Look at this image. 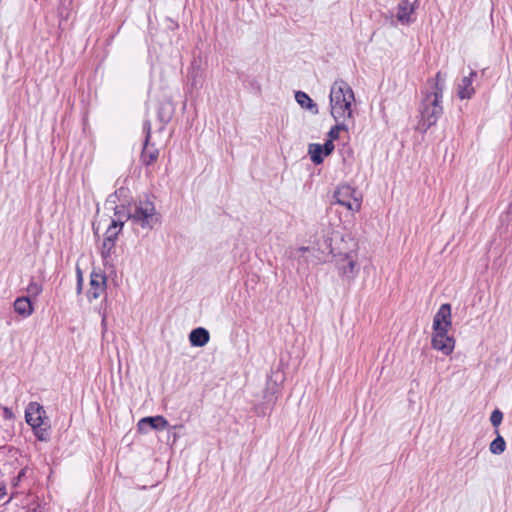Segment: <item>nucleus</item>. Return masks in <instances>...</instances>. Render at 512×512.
Returning <instances> with one entry per match:
<instances>
[{"mask_svg": "<svg viewBox=\"0 0 512 512\" xmlns=\"http://www.w3.org/2000/svg\"><path fill=\"white\" fill-rule=\"evenodd\" d=\"M14 310L23 317H28L33 312V306L28 297H19L14 302Z\"/></svg>", "mask_w": 512, "mask_h": 512, "instance_id": "15", "label": "nucleus"}, {"mask_svg": "<svg viewBox=\"0 0 512 512\" xmlns=\"http://www.w3.org/2000/svg\"><path fill=\"white\" fill-rule=\"evenodd\" d=\"M129 192V190L125 187H120L119 189H117L115 192H114V195H117V198L119 199V201L122 200V198L126 197L127 196V193Z\"/></svg>", "mask_w": 512, "mask_h": 512, "instance_id": "30", "label": "nucleus"}, {"mask_svg": "<svg viewBox=\"0 0 512 512\" xmlns=\"http://www.w3.org/2000/svg\"><path fill=\"white\" fill-rule=\"evenodd\" d=\"M3 416L5 419H12L14 417V414L10 408L4 407L3 408Z\"/></svg>", "mask_w": 512, "mask_h": 512, "instance_id": "32", "label": "nucleus"}, {"mask_svg": "<svg viewBox=\"0 0 512 512\" xmlns=\"http://www.w3.org/2000/svg\"><path fill=\"white\" fill-rule=\"evenodd\" d=\"M102 325H103V327L106 325V318L105 317H103V319H102Z\"/></svg>", "mask_w": 512, "mask_h": 512, "instance_id": "38", "label": "nucleus"}, {"mask_svg": "<svg viewBox=\"0 0 512 512\" xmlns=\"http://www.w3.org/2000/svg\"><path fill=\"white\" fill-rule=\"evenodd\" d=\"M355 262L352 258L346 255L343 264L339 266L342 275L350 277L354 274Z\"/></svg>", "mask_w": 512, "mask_h": 512, "instance_id": "22", "label": "nucleus"}, {"mask_svg": "<svg viewBox=\"0 0 512 512\" xmlns=\"http://www.w3.org/2000/svg\"><path fill=\"white\" fill-rule=\"evenodd\" d=\"M173 107L170 102L161 103L158 109V119L161 123L167 124L172 119Z\"/></svg>", "mask_w": 512, "mask_h": 512, "instance_id": "18", "label": "nucleus"}, {"mask_svg": "<svg viewBox=\"0 0 512 512\" xmlns=\"http://www.w3.org/2000/svg\"><path fill=\"white\" fill-rule=\"evenodd\" d=\"M311 251H314V249H312L311 247H307V246H302V247H299L294 253H292V257H297L298 256V253H305V252H311Z\"/></svg>", "mask_w": 512, "mask_h": 512, "instance_id": "31", "label": "nucleus"}, {"mask_svg": "<svg viewBox=\"0 0 512 512\" xmlns=\"http://www.w3.org/2000/svg\"><path fill=\"white\" fill-rule=\"evenodd\" d=\"M34 512H43L42 509L39 507V510H34Z\"/></svg>", "mask_w": 512, "mask_h": 512, "instance_id": "39", "label": "nucleus"}, {"mask_svg": "<svg viewBox=\"0 0 512 512\" xmlns=\"http://www.w3.org/2000/svg\"><path fill=\"white\" fill-rule=\"evenodd\" d=\"M143 130L145 132V141H144V146H143V149L141 152L140 159H141V162L145 166H150L157 160L159 151H158V149L154 148L153 146L149 147V145H148L150 138H151V122L149 120H146L144 122Z\"/></svg>", "mask_w": 512, "mask_h": 512, "instance_id": "6", "label": "nucleus"}, {"mask_svg": "<svg viewBox=\"0 0 512 512\" xmlns=\"http://www.w3.org/2000/svg\"><path fill=\"white\" fill-rule=\"evenodd\" d=\"M27 292L30 296L37 297L42 292V285L31 281L27 287Z\"/></svg>", "mask_w": 512, "mask_h": 512, "instance_id": "26", "label": "nucleus"}, {"mask_svg": "<svg viewBox=\"0 0 512 512\" xmlns=\"http://www.w3.org/2000/svg\"><path fill=\"white\" fill-rule=\"evenodd\" d=\"M445 80H446V76L444 74H442V72L439 71L435 76L432 92H440L441 97H443Z\"/></svg>", "mask_w": 512, "mask_h": 512, "instance_id": "24", "label": "nucleus"}, {"mask_svg": "<svg viewBox=\"0 0 512 512\" xmlns=\"http://www.w3.org/2000/svg\"><path fill=\"white\" fill-rule=\"evenodd\" d=\"M44 418L45 410L43 406L37 402H30L25 409V420L27 424L31 427L33 425L38 426L39 424H44Z\"/></svg>", "mask_w": 512, "mask_h": 512, "instance_id": "9", "label": "nucleus"}, {"mask_svg": "<svg viewBox=\"0 0 512 512\" xmlns=\"http://www.w3.org/2000/svg\"><path fill=\"white\" fill-rule=\"evenodd\" d=\"M119 199L117 198V195H114V193L110 194L106 199V206H110L111 208L117 205V202Z\"/></svg>", "mask_w": 512, "mask_h": 512, "instance_id": "29", "label": "nucleus"}, {"mask_svg": "<svg viewBox=\"0 0 512 512\" xmlns=\"http://www.w3.org/2000/svg\"><path fill=\"white\" fill-rule=\"evenodd\" d=\"M168 426V421L161 415L144 417L137 423L138 432L142 434H146L150 430L161 431Z\"/></svg>", "mask_w": 512, "mask_h": 512, "instance_id": "7", "label": "nucleus"}, {"mask_svg": "<svg viewBox=\"0 0 512 512\" xmlns=\"http://www.w3.org/2000/svg\"><path fill=\"white\" fill-rule=\"evenodd\" d=\"M495 433L496 438L490 443L489 450L494 455H500L506 449V442L497 429L495 430Z\"/></svg>", "mask_w": 512, "mask_h": 512, "instance_id": "19", "label": "nucleus"}, {"mask_svg": "<svg viewBox=\"0 0 512 512\" xmlns=\"http://www.w3.org/2000/svg\"><path fill=\"white\" fill-rule=\"evenodd\" d=\"M276 389H277V383L271 384L270 382H268L267 392L271 390V396L276 392Z\"/></svg>", "mask_w": 512, "mask_h": 512, "instance_id": "34", "label": "nucleus"}, {"mask_svg": "<svg viewBox=\"0 0 512 512\" xmlns=\"http://www.w3.org/2000/svg\"><path fill=\"white\" fill-rule=\"evenodd\" d=\"M115 215V219H112L111 222H117L120 221L122 223V227L124 226L125 222L127 220L132 221V204L129 203L128 205L122 203L121 205H115L112 207Z\"/></svg>", "mask_w": 512, "mask_h": 512, "instance_id": "14", "label": "nucleus"}, {"mask_svg": "<svg viewBox=\"0 0 512 512\" xmlns=\"http://www.w3.org/2000/svg\"><path fill=\"white\" fill-rule=\"evenodd\" d=\"M477 75L475 71H471L468 76H464L458 84L457 95L460 99H470L474 93L475 89L472 85L473 78Z\"/></svg>", "mask_w": 512, "mask_h": 512, "instance_id": "12", "label": "nucleus"}, {"mask_svg": "<svg viewBox=\"0 0 512 512\" xmlns=\"http://www.w3.org/2000/svg\"><path fill=\"white\" fill-rule=\"evenodd\" d=\"M356 191L348 186H341L334 194L336 202L342 206L347 207L349 210L358 211L361 207V202L355 196Z\"/></svg>", "mask_w": 512, "mask_h": 512, "instance_id": "5", "label": "nucleus"}, {"mask_svg": "<svg viewBox=\"0 0 512 512\" xmlns=\"http://www.w3.org/2000/svg\"><path fill=\"white\" fill-rule=\"evenodd\" d=\"M132 223L142 229L152 230L159 223L154 202L148 198L135 201L132 204Z\"/></svg>", "mask_w": 512, "mask_h": 512, "instance_id": "2", "label": "nucleus"}, {"mask_svg": "<svg viewBox=\"0 0 512 512\" xmlns=\"http://www.w3.org/2000/svg\"><path fill=\"white\" fill-rule=\"evenodd\" d=\"M449 329L433 330L431 345L432 348L442 352L444 355H450L455 346L453 337L448 336Z\"/></svg>", "mask_w": 512, "mask_h": 512, "instance_id": "4", "label": "nucleus"}, {"mask_svg": "<svg viewBox=\"0 0 512 512\" xmlns=\"http://www.w3.org/2000/svg\"><path fill=\"white\" fill-rule=\"evenodd\" d=\"M418 7V0H402L397 6V20L402 24H410L413 19L411 15Z\"/></svg>", "mask_w": 512, "mask_h": 512, "instance_id": "10", "label": "nucleus"}, {"mask_svg": "<svg viewBox=\"0 0 512 512\" xmlns=\"http://www.w3.org/2000/svg\"><path fill=\"white\" fill-rule=\"evenodd\" d=\"M115 248V242L110 241V239H104L101 249V256L104 260H106L112 253Z\"/></svg>", "mask_w": 512, "mask_h": 512, "instance_id": "25", "label": "nucleus"}, {"mask_svg": "<svg viewBox=\"0 0 512 512\" xmlns=\"http://www.w3.org/2000/svg\"><path fill=\"white\" fill-rule=\"evenodd\" d=\"M1 488L3 489V491H0V494H1V498H3L6 494V488L4 486H1Z\"/></svg>", "mask_w": 512, "mask_h": 512, "instance_id": "36", "label": "nucleus"}, {"mask_svg": "<svg viewBox=\"0 0 512 512\" xmlns=\"http://www.w3.org/2000/svg\"><path fill=\"white\" fill-rule=\"evenodd\" d=\"M308 154L310 155L311 161L315 165H319V164L323 163L324 157L326 156L321 147V144H317V143L309 144Z\"/></svg>", "mask_w": 512, "mask_h": 512, "instance_id": "17", "label": "nucleus"}, {"mask_svg": "<svg viewBox=\"0 0 512 512\" xmlns=\"http://www.w3.org/2000/svg\"><path fill=\"white\" fill-rule=\"evenodd\" d=\"M265 398L267 399L268 402L272 401V397H270L268 394L265 395Z\"/></svg>", "mask_w": 512, "mask_h": 512, "instance_id": "37", "label": "nucleus"}, {"mask_svg": "<svg viewBox=\"0 0 512 512\" xmlns=\"http://www.w3.org/2000/svg\"><path fill=\"white\" fill-rule=\"evenodd\" d=\"M451 326V305L449 303H444L434 315L433 330L450 329Z\"/></svg>", "mask_w": 512, "mask_h": 512, "instance_id": "8", "label": "nucleus"}, {"mask_svg": "<svg viewBox=\"0 0 512 512\" xmlns=\"http://www.w3.org/2000/svg\"><path fill=\"white\" fill-rule=\"evenodd\" d=\"M77 290H78V293H80L82 290V274H81L80 270H78V273H77Z\"/></svg>", "mask_w": 512, "mask_h": 512, "instance_id": "33", "label": "nucleus"}, {"mask_svg": "<svg viewBox=\"0 0 512 512\" xmlns=\"http://www.w3.org/2000/svg\"><path fill=\"white\" fill-rule=\"evenodd\" d=\"M295 100L302 108L308 109L314 114L318 113L317 104L310 98L307 93L303 91H297L295 93Z\"/></svg>", "mask_w": 512, "mask_h": 512, "instance_id": "16", "label": "nucleus"}, {"mask_svg": "<svg viewBox=\"0 0 512 512\" xmlns=\"http://www.w3.org/2000/svg\"><path fill=\"white\" fill-rule=\"evenodd\" d=\"M122 229V223L120 221H118V223L111 222L104 234V239H110V241L116 243L118 234L122 231Z\"/></svg>", "mask_w": 512, "mask_h": 512, "instance_id": "20", "label": "nucleus"}, {"mask_svg": "<svg viewBox=\"0 0 512 512\" xmlns=\"http://www.w3.org/2000/svg\"><path fill=\"white\" fill-rule=\"evenodd\" d=\"M331 115L335 121L353 117L352 104L355 102L354 92L344 80H336L330 89Z\"/></svg>", "mask_w": 512, "mask_h": 512, "instance_id": "1", "label": "nucleus"}, {"mask_svg": "<svg viewBox=\"0 0 512 512\" xmlns=\"http://www.w3.org/2000/svg\"><path fill=\"white\" fill-rule=\"evenodd\" d=\"M24 473H25V472H24V470H21V471L19 472V474H18V476H17V481H19V480L21 479V477H23Z\"/></svg>", "mask_w": 512, "mask_h": 512, "instance_id": "35", "label": "nucleus"}, {"mask_svg": "<svg viewBox=\"0 0 512 512\" xmlns=\"http://www.w3.org/2000/svg\"><path fill=\"white\" fill-rule=\"evenodd\" d=\"M345 120H339V121H336V125H334L333 127H331L330 131L328 132V137L329 139L331 140H337L339 138V132L340 131H347L348 130V127L347 125L344 123Z\"/></svg>", "mask_w": 512, "mask_h": 512, "instance_id": "23", "label": "nucleus"}, {"mask_svg": "<svg viewBox=\"0 0 512 512\" xmlns=\"http://www.w3.org/2000/svg\"><path fill=\"white\" fill-rule=\"evenodd\" d=\"M510 208L512 209V203H511V206H510Z\"/></svg>", "mask_w": 512, "mask_h": 512, "instance_id": "40", "label": "nucleus"}, {"mask_svg": "<svg viewBox=\"0 0 512 512\" xmlns=\"http://www.w3.org/2000/svg\"><path fill=\"white\" fill-rule=\"evenodd\" d=\"M442 98L440 92H429L424 96L420 110L421 122L419 123L423 132L435 125L443 114Z\"/></svg>", "mask_w": 512, "mask_h": 512, "instance_id": "3", "label": "nucleus"}, {"mask_svg": "<svg viewBox=\"0 0 512 512\" xmlns=\"http://www.w3.org/2000/svg\"><path fill=\"white\" fill-rule=\"evenodd\" d=\"M503 420V413L499 409H495L490 415V422L493 427L497 428Z\"/></svg>", "mask_w": 512, "mask_h": 512, "instance_id": "27", "label": "nucleus"}, {"mask_svg": "<svg viewBox=\"0 0 512 512\" xmlns=\"http://www.w3.org/2000/svg\"><path fill=\"white\" fill-rule=\"evenodd\" d=\"M49 425L44 422V424H39L38 426L33 425L32 429L36 438L40 441H47L49 439Z\"/></svg>", "mask_w": 512, "mask_h": 512, "instance_id": "21", "label": "nucleus"}, {"mask_svg": "<svg viewBox=\"0 0 512 512\" xmlns=\"http://www.w3.org/2000/svg\"><path fill=\"white\" fill-rule=\"evenodd\" d=\"M321 147L326 156L330 155L335 148V146L333 144V140H331V139H328L324 144H321Z\"/></svg>", "mask_w": 512, "mask_h": 512, "instance_id": "28", "label": "nucleus"}, {"mask_svg": "<svg viewBox=\"0 0 512 512\" xmlns=\"http://www.w3.org/2000/svg\"><path fill=\"white\" fill-rule=\"evenodd\" d=\"M90 289L87 293L89 301L97 299L106 288V276L103 273L92 272L90 275Z\"/></svg>", "mask_w": 512, "mask_h": 512, "instance_id": "11", "label": "nucleus"}, {"mask_svg": "<svg viewBox=\"0 0 512 512\" xmlns=\"http://www.w3.org/2000/svg\"><path fill=\"white\" fill-rule=\"evenodd\" d=\"M210 340V334L207 329L203 327H197L193 329L189 334V341L194 347H203Z\"/></svg>", "mask_w": 512, "mask_h": 512, "instance_id": "13", "label": "nucleus"}]
</instances>
